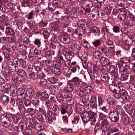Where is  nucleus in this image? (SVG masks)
<instances>
[{"label": "nucleus", "mask_w": 135, "mask_h": 135, "mask_svg": "<svg viewBox=\"0 0 135 135\" xmlns=\"http://www.w3.org/2000/svg\"><path fill=\"white\" fill-rule=\"evenodd\" d=\"M35 118L40 122H44V119L45 118V116H44L41 114H37L35 116Z\"/></svg>", "instance_id": "nucleus-46"}, {"label": "nucleus", "mask_w": 135, "mask_h": 135, "mask_svg": "<svg viewBox=\"0 0 135 135\" xmlns=\"http://www.w3.org/2000/svg\"><path fill=\"white\" fill-rule=\"evenodd\" d=\"M98 11H97L91 13L90 15V17L91 19L93 21H94L97 20L98 18Z\"/></svg>", "instance_id": "nucleus-34"}, {"label": "nucleus", "mask_w": 135, "mask_h": 135, "mask_svg": "<svg viewBox=\"0 0 135 135\" xmlns=\"http://www.w3.org/2000/svg\"><path fill=\"white\" fill-rule=\"evenodd\" d=\"M70 83L76 88L78 86H82L84 85L83 82L80 81V79L78 77H74L70 80Z\"/></svg>", "instance_id": "nucleus-4"}, {"label": "nucleus", "mask_w": 135, "mask_h": 135, "mask_svg": "<svg viewBox=\"0 0 135 135\" xmlns=\"http://www.w3.org/2000/svg\"><path fill=\"white\" fill-rule=\"evenodd\" d=\"M128 74L126 72H124L121 74L120 80L122 81H126L128 79Z\"/></svg>", "instance_id": "nucleus-36"}, {"label": "nucleus", "mask_w": 135, "mask_h": 135, "mask_svg": "<svg viewBox=\"0 0 135 135\" xmlns=\"http://www.w3.org/2000/svg\"><path fill=\"white\" fill-rule=\"evenodd\" d=\"M129 61H131L130 60H120L118 61L117 64L119 66L121 67L123 65V64L127 63Z\"/></svg>", "instance_id": "nucleus-47"}, {"label": "nucleus", "mask_w": 135, "mask_h": 135, "mask_svg": "<svg viewBox=\"0 0 135 135\" xmlns=\"http://www.w3.org/2000/svg\"><path fill=\"white\" fill-rule=\"evenodd\" d=\"M35 69L37 71H41L42 66L40 62L36 61L34 65Z\"/></svg>", "instance_id": "nucleus-32"}, {"label": "nucleus", "mask_w": 135, "mask_h": 135, "mask_svg": "<svg viewBox=\"0 0 135 135\" xmlns=\"http://www.w3.org/2000/svg\"><path fill=\"white\" fill-rule=\"evenodd\" d=\"M35 110L32 108H26V113H30V114H28V115H27V116L28 117L30 115L31 117H32L34 114L36 113Z\"/></svg>", "instance_id": "nucleus-31"}, {"label": "nucleus", "mask_w": 135, "mask_h": 135, "mask_svg": "<svg viewBox=\"0 0 135 135\" xmlns=\"http://www.w3.org/2000/svg\"><path fill=\"white\" fill-rule=\"evenodd\" d=\"M17 74L20 76L23 77L26 76L27 74L25 71L22 69H18Z\"/></svg>", "instance_id": "nucleus-48"}, {"label": "nucleus", "mask_w": 135, "mask_h": 135, "mask_svg": "<svg viewBox=\"0 0 135 135\" xmlns=\"http://www.w3.org/2000/svg\"><path fill=\"white\" fill-rule=\"evenodd\" d=\"M43 11L45 12V14L49 16L51 18L52 17V11L50 10L49 9H44Z\"/></svg>", "instance_id": "nucleus-62"}, {"label": "nucleus", "mask_w": 135, "mask_h": 135, "mask_svg": "<svg viewBox=\"0 0 135 135\" xmlns=\"http://www.w3.org/2000/svg\"><path fill=\"white\" fill-rule=\"evenodd\" d=\"M21 119L19 115L15 116L13 118V122L15 124L17 123Z\"/></svg>", "instance_id": "nucleus-55"}, {"label": "nucleus", "mask_w": 135, "mask_h": 135, "mask_svg": "<svg viewBox=\"0 0 135 135\" xmlns=\"http://www.w3.org/2000/svg\"><path fill=\"white\" fill-rule=\"evenodd\" d=\"M76 88L70 83L69 84L67 85L65 87V90L67 92H71L72 91L74 90H75Z\"/></svg>", "instance_id": "nucleus-22"}, {"label": "nucleus", "mask_w": 135, "mask_h": 135, "mask_svg": "<svg viewBox=\"0 0 135 135\" xmlns=\"http://www.w3.org/2000/svg\"><path fill=\"white\" fill-rule=\"evenodd\" d=\"M127 11L123 13V14L119 13L118 16V18L121 21H124L134 17V15L129 11Z\"/></svg>", "instance_id": "nucleus-1"}, {"label": "nucleus", "mask_w": 135, "mask_h": 135, "mask_svg": "<svg viewBox=\"0 0 135 135\" xmlns=\"http://www.w3.org/2000/svg\"><path fill=\"white\" fill-rule=\"evenodd\" d=\"M89 114L90 117V123L93 125L94 123L96 122V114L92 111H89L88 112Z\"/></svg>", "instance_id": "nucleus-11"}, {"label": "nucleus", "mask_w": 135, "mask_h": 135, "mask_svg": "<svg viewBox=\"0 0 135 135\" xmlns=\"http://www.w3.org/2000/svg\"><path fill=\"white\" fill-rule=\"evenodd\" d=\"M47 80L51 83L54 84L56 82L57 80V79L55 76L52 77L48 78Z\"/></svg>", "instance_id": "nucleus-56"}, {"label": "nucleus", "mask_w": 135, "mask_h": 135, "mask_svg": "<svg viewBox=\"0 0 135 135\" xmlns=\"http://www.w3.org/2000/svg\"><path fill=\"white\" fill-rule=\"evenodd\" d=\"M72 8L69 7L66 8V11H67V15H68L69 20H70L71 17L75 18L76 17V15L75 12L74 10Z\"/></svg>", "instance_id": "nucleus-6"}, {"label": "nucleus", "mask_w": 135, "mask_h": 135, "mask_svg": "<svg viewBox=\"0 0 135 135\" xmlns=\"http://www.w3.org/2000/svg\"><path fill=\"white\" fill-rule=\"evenodd\" d=\"M65 100L64 104H66L68 105L72 104L74 103V100L71 97V96H68L67 97H65Z\"/></svg>", "instance_id": "nucleus-27"}, {"label": "nucleus", "mask_w": 135, "mask_h": 135, "mask_svg": "<svg viewBox=\"0 0 135 135\" xmlns=\"http://www.w3.org/2000/svg\"><path fill=\"white\" fill-rule=\"evenodd\" d=\"M77 24L79 27H84L85 24V22L84 20L81 19L79 21Z\"/></svg>", "instance_id": "nucleus-63"}, {"label": "nucleus", "mask_w": 135, "mask_h": 135, "mask_svg": "<svg viewBox=\"0 0 135 135\" xmlns=\"http://www.w3.org/2000/svg\"><path fill=\"white\" fill-rule=\"evenodd\" d=\"M46 64L49 66L50 69L51 67H52L55 65V62L50 60H45Z\"/></svg>", "instance_id": "nucleus-39"}, {"label": "nucleus", "mask_w": 135, "mask_h": 135, "mask_svg": "<svg viewBox=\"0 0 135 135\" xmlns=\"http://www.w3.org/2000/svg\"><path fill=\"white\" fill-rule=\"evenodd\" d=\"M56 98L59 102L62 103H64L65 97H63L61 95H58L56 96Z\"/></svg>", "instance_id": "nucleus-38"}, {"label": "nucleus", "mask_w": 135, "mask_h": 135, "mask_svg": "<svg viewBox=\"0 0 135 135\" xmlns=\"http://www.w3.org/2000/svg\"><path fill=\"white\" fill-rule=\"evenodd\" d=\"M100 61L102 65L107 66L109 65L110 62H109L108 60H100Z\"/></svg>", "instance_id": "nucleus-64"}, {"label": "nucleus", "mask_w": 135, "mask_h": 135, "mask_svg": "<svg viewBox=\"0 0 135 135\" xmlns=\"http://www.w3.org/2000/svg\"><path fill=\"white\" fill-rule=\"evenodd\" d=\"M93 54L95 58L97 59H101L103 58V56L102 57L100 56L101 55V54L99 51H94L93 52Z\"/></svg>", "instance_id": "nucleus-33"}, {"label": "nucleus", "mask_w": 135, "mask_h": 135, "mask_svg": "<svg viewBox=\"0 0 135 135\" xmlns=\"http://www.w3.org/2000/svg\"><path fill=\"white\" fill-rule=\"evenodd\" d=\"M119 94H120V97L122 99L128 101L130 99V97L128 95L127 92L124 89L121 90L119 91Z\"/></svg>", "instance_id": "nucleus-8"}, {"label": "nucleus", "mask_w": 135, "mask_h": 135, "mask_svg": "<svg viewBox=\"0 0 135 135\" xmlns=\"http://www.w3.org/2000/svg\"><path fill=\"white\" fill-rule=\"evenodd\" d=\"M50 47L52 55H54L55 53L57 51V48L56 46L53 44H51L50 45Z\"/></svg>", "instance_id": "nucleus-59"}, {"label": "nucleus", "mask_w": 135, "mask_h": 135, "mask_svg": "<svg viewBox=\"0 0 135 135\" xmlns=\"http://www.w3.org/2000/svg\"><path fill=\"white\" fill-rule=\"evenodd\" d=\"M29 126L30 127L32 128L35 127L36 130L39 131H42L44 128L42 124L38 123L34 124L33 123H32L31 122H30Z\"/></svg>", "instance_id": "nucleus-7"}, {"label": "nucleus", "mask_w": 135, "mask_h": 135, "mask_svg": "<svg viewBox=\"0 0 135 135\" xmlns=\"http://www.w3.org/2000/svg\"><path fill=\"white\" fill-rule=\"evenodd\" d=\"M83 4L89 7H92L93 5V2L89 0H85L84 3H83Z\"/></svg>", "instance_id": "nucleus-43"}, {"label": "nucleus", "mask_w": 135, "mask_h": 135, "mask_svg": "<svg viewBox=\"0 0 135 135\" xmlns=\"http://www.w3.org/2000/svg\"><path fill=\"white\" fill-rule=\"evenodd\" d=\"M26 126V123H20L18 124V126H15L14 125H13V127L18 132H22L24 129L25 130Z\"/></svg>", "instance_id": "nucleus-9"}, {"label": "nucleus", "mask_w": 135, "mask_h": 135, "mask_svg": "<svg viewBox=\"0 0 135 135\" xmlns=\"http://www.w3.org/2000/svg\"><path fill=\"white\" fill-rule=\"evenodd\" d=\"M109 123L108 120L106 119L104 120L102 123L101 128L103 131L106 130L108 126Z\"/></svg>", "instance_id": "nucleus-28"}, {"label": "nucleus", "mask_w": 135, "mask_h": 135, "mask_svg": "<svg viewBox=\"0 0 135 135\" xmlns=\"http://www.w3.org/2000/svg\"><path fill=\"white\" fill-rule=\"evenodd\" d=\"M50 69L54 74L57 75H60L61 72L60 69L57 67V65L56 64L54 66L51 68Z\"/></svg>", "instance_id": "nucleus-13"}, {"label": "nucleus", "mask_w": 135, "mask_h": 135, "mask_svg": "<svg viewBox=\"0 0 135 135\" xmlns=\"http://www.w3.org/2000/svg\"><path fill=\"white\" fill-rule=\"evenodd\" d=\"M55 3L57 7L61 8H62L64 4V2L62 0L58 1Z\"/></svg>", "instance_id": "nucleus-49"}, {"label": "nucleus", "mask_w": 135, "mask_h": 135, "mask_svg": "<svg viewBox=\"0 0 135 135\" xmlns=\"http://www.w3.org/2000/svg\"><path fill=\"white\" fill-rule=\"evenodd\" d=\"M6 33L7 35L10 36L12 37L15 36V33L13 30L10 27L7 26L6 28Z\"/></svg>", "instance_id": "nucleus-14"}, {"label": "nucleus", "mask_w": 135, "mask_h": 135, "mask_svg": "<svg viewBox=\"0 0 135 135\" xmlns=\"http://www.w3.org/2000/svg\"><path fill=\"white\" fill-rule=\"evenodd\" d=\"M10 60H6L5 62L7 64L8 66L11 68H15L14 69H15L16 66L14 65L13 61V62Z\"/></svg>", "instance_id": "nucleus-41"}, {"label": "nucleus", "mask_w": 135, "mask_h": 135, "mask_svg": "<svg viewBox=\"0 0 135 135\" xmlns=\"http://www.w3.org/2000/svg\"><path fill=\"white\" fill-rule=\"evenodd\" d=\"M10 103L11 106L12 108H15L17 105H18V104L19 103L16 101L14 98H12L11 99Z\"/></svg>", "instance_id": "nucleus-44"}, {"label": "nucleus", "mask_w": 135, "mask_h": 135, "mask_svg": "<svg viewBox=\"0 0 135 135\" xmlns=\"http://www.w3.org/2000/svg\"><path fill=\"white\" fill-rule=\"evenodd\" d=\"M25 48V45L23 44H20L17 48L18 50L20 52L23 51L24 50Z\"/></svg>", "instance_id": "nucleus-58"}, {"label": "nucleus", "mask_w": 135, "mask_h": 135, "mask_svg": "<svg viewBox=\"0 0 135 135\" xmlns=\"http://www.w3.org/2000/svg\"><path fill=\"white\" fill-rule=\"evenodd\" d=\"M61 106L60 105L59 106L55 104L54 105L52 109L55 113V115H56L59 114L60 113V109Z\"/></svg>", "instance_id": "nucleus-20"}, {"label": "nucleus", "mask_w": 135, "mask_h": 135, "mask_svg": "<svg viewBox=\"0 0 135 135\" xmlns=\"http://www.w3.org/2000/svg\"><path fill=\"white\" fill-rule=\"evenodd\" d=\"M99 51L103 52L105 54L108 53L109 52V50L108 48L105 45L100 46L98 48Z\"/></svg>", "instance_id": "nucleus-29"}, {"label": "nucleus", "mask_w": 135, "mask_h": 135, "mask_svg": "<svg viewBox=\"0 0 135 135\" xmlns=\"http://www.w3.org/2000/svg\"><path fill=\"white\" fill-rule=\"evenodd\" d=\"M77 92L79 96L82 97L85 94L86 91L85 89L81 88L79 89L77 91Z\"/></svg>", "instance_id": "nucleus-37"}, {"label": "nucleus", "mask_w": 135, "mask_h": 135, "mask_svg": "<svg viewBox=\"0 0 135 135\" xmlns=\"http://www.w3.org/2000/svg\"><path fill=\"white\" fill-rule=\"evenodd\" d=\"M123 48L125 50H128L130 46L129 42L128 40H124V41L121 42Z\"/></svg>", "instance_id": "nucleus-25"}, {"label": "nucleus", "mask_w": 135, "mask_h": 135, "mask_svg": "<svg viewBox=\"0 0 135 135\" xmlns=\"http://www.w3.org/2000/svg\"><path fill=\"white\" fill-rule=\"evenodd\" d=\"M39 97L35 96L31 98V100L32 104L34 105H36L38 104L40 102V99L38 98Z\"/></svg>", "instance_id": "nucleus-24"}, {"label": "nucleus", "mask_w": 135, "mask_h": 135, "mask_svg": "<svg viewBox=\"0 0 135 135\" xmlns=\"http://www.w3.org/2000/svg\"><path fill=\"white\" fill-rule=\"evenodd\" d=\"M83 46L85 48H89L90 47V45L87 41L84 40L82 42Z\"/></svg>", "instance_id": "nucleus-60"}, {"label": "nucleus", "mask_w": 135, "mask_h": 135, "mask_svg": "<svg viewBox=\"0 0 135 135\" xmlns=\"http://www.w3.org/2000/svg\"><path fill=\"white\" fill-rule=\"evenodd\" d=\"M81 62L83 66V67L85 69L88 68V66L91 65V62L87 61L86 60H82Z\"/></svg>", "instance_id": "nucleus-40"}, {"label": "nucleus", "mask_w": 135, "mask_h": 135, "mask_svg": "<svg viewBox=\"0 0 135 135\" xmlns=\"http://www.w3.org/2000/svg\"><path fill=\"white\" fill-rule=\"evenodd\" d=\"M90 31L91 33H93L95 36H98L100 33L99 30L95 26L92 27L90 29Z\"/></svg>", "instance_id": "nucleus-18"}, {"label": "nucleus", "mask_w": 135, "mask_h": 135, "mask_svg": "<svg viewBox=\"0 0 135 135\" xmlns=\"http://www.w3.org/2000/svg\"><path fill=\"white\" fill-rule=\"evenodd\" d=\"M85 28L84 27H79L75 30V34L79 36H82L85 32Z\"/></svg>", "instance_id": "nucleus-12"}, {"label": "nucleus", "mask_w": 135, "mask_h": 135, "mask_svg": "<svg viewBox=\"0 0 135 135\" xmlns=\"http://www.w3.org/2000/svg\"><path fill=\"white\" fill-rule=\"evenodd\" d=\"M117 70V69H115L113 65H110L109 68V73L111 75H112L116 73V71Z\"/></svg>", "instance_id": "nucleus-51"}, {"label": "nucleus", "mask_w": 135, "mask_h": 135, "mask_svg": "<svg viewBox=\"0 0 135 135\" xmlns=\"http://www.w3.org/2000/svg\"><path fill=\"white\" fill-rule=\"evenodd\" d=\"M48 8L49 9L52 11H54L56 8V6L55 3H50L48 4Z\"/></svg>", "instance_id": "nucleus-42"}, {"label": "nucleus", "mask_w": 135, "mask_h": 135, "mask_svg": "<svg viewBox=\"0 0 135 135\" xmlns=\"http://www.w3.org/2000/svg\"><path fill=\"white\" fill-rule=\"evenodd\" d=\"M82 102L83 104L86 106L89 105L90 103L89 97L88 95L85 96L82 99Z\"/></svg>", "instance_id": "nucleus-30"}, {"label": "nucleus", "mask_w": 135, "mask_h": 135, "mask_svg": "<svg viewBox=\"0 0 135 135\" xmlns=\"http://www.w3.org/2000/svg\"><path fill=\"white\" fill-rule=\"evenodd\" d=\"M112 29L113 32L116 33H119L120 32V28L117 25H114Z\"/></svg>", "instance_id": "nucleus-57"}, {"label": "nucleus", "mask_w": 135, "mask_h": 135, "mask_svg": "<svg viewBox=\"0 0 135 135\" xmlns=\"http://www.w3.org/2000/svg\"><path fill=\"white\" fill-rule=\"evenodd\" d=\"M0 98V99L4 105H7L9 101V97L5 95L1 96Z\"/></svg>", "instance_id": "nucleus-21"}, {"label": "nucleus", "mask_w": 135, "mask_h": 135, "mask_svg": "<svg viewBox=\"0 0 135 135\" xmlns=\"http://www.w3.org/2000/svg\"><path fill=\"white\" fill-rule=\"evenodd\" d=\"M1 121L3 123L4 126L8 128L9 130H10V129L9 128V127L10 126L11 123L7 118L5 115H2L1 116Z\"/></svg>", "instance_id": "nucleus-5"}, {"label": "nucleus", "mask_w": 135, "mask_h": 135, "mask_svg": "<svg viewBox=\"0 0 135 135\" xmlns=\"http://www.w3.org/2000/svg\"><path fill=\"white\" fill-rule=\"evenodd\" d=\"M108 117L112 122L116 123L118 120L119 114L116 110H111L109 113Z\"/></svg>", "instance_id": "nucleus-2"}, {"label": "nucleus", "mask_w": 135, "mask_h": 135, "mask_svg": "<svg viewBox=\"0 0 135 135\" xmlns=\"http://www.w3.org/2000/svg\"><path fill=\"white\" fill-rule=\"evenodd\" d=\"M23 77V76H20V75H15L13 77V78L17 81L20 82H22L24 81V78Z\"/></svg>", "instance_id": "nucleus-50"}, {"label": "nucleus", "mask_w": 135, "mask_h": 135, "mask_svg": "<svg viewBox=\"0 0 135 135\" xmlns=\"http://www.w3.org/2000/svg\"><path fill=\"white\" fill-rule=\"evenodd\" d=\"M44 116H45V118L44 119V122H46L47 123L50 124L52 121V118L50 117L46 116V115Z\"/></svg>", "instance_id": "nucleus-54"}, {"label": "nucleus", "mask_w": 135, "mask_h": 135, "mask_svg": "<svg viewBox=\"0 0 135 135\" xmlns=\"http://www.w3.org/2000/svg\"><path fill=\"white\" fill-rule=\"evenodd\" d=\"M101 32L102 34H104L103 35L104 36L107 33L109 32V29L107 27H103L102 28Z\"/></svg>", "instance_id": "nucleus-61"}, {"label": "nucleus", "mask_w": 135, "mask_h": 135, "mask_svg": "<svg viewBox=\"0 0 135 135\" xmlns=\"http://www.w3.org/2000/svg\"><path fill=\"white\" fill-rule=\"evenodd\" d=\"M112 10V7L110 5H108L105 6L104 12L107 15H109L110 14Z\"/></svg>", "instance_id": "nucleus-35"}, {"label": "nucleus", "mask_w": 135, "mask_h": 135, "mask_svg": "<svg viewBox=\"0 0 135 135\" xmlns=\"http://www.w3.org/2000/svg\"><path fill=\"white\" fill-rule=\"evenodd\" d=\"M42 31V29L41 28L37 27L35 29H33L32 31L35 34L37 35L41 33Z\"/></svg>", "instance_id": "nucleus-53"}, {"label": "nucleus", "mask_w": 135, "mask_h": 135, "mask_svg": "<svg viewBox=\"0 0 135 135\" xmlns=\"http://www.w3.org/2000/svg\"><path fill=\"white\" fill-rule=\"evenodd\" d=\"M97 99L95 96H92L91 97L90 100L89 104L90 107L92 108H97Z\"/></svg>", "instance_id": "nucleus-10"}, {"label": "nucleus", "mask_w": 135, "mask_h": 135, "mask_svg": "<svg viewBox=\"0 0 135 135\" xmlns=\"http://www.w3.org/2000/svg\"><path fill=\"white\" fill-rule=\"evenodd\" d=\"M83 114V116H81V117L84 123H86L89 120L90 121V117L88 112Z\"/></svg>", "instance_id": "nucleus-23"}, {"label": "nucleus", "mask_w": 135, "mask_h": 135, "mask_svg": "<svg viewBox=\"0 0 135 135\" xmlns=\"http://www.w3.org/2000/svg\"><path fill=\"white\" fill-rule=\"evenodd\" d=\"M91 44L94 47L99 48L102 44V40L101 39H95L92 42Z\"/></svg>", "instance_id": "nucleus-17"}, {"label": "nucleus", "mask_w": 135, "mask_h": 135, "mask_svg": "<svg viewBox=\"0 0 135 135\" xmlns=\"http://www.w3.org/2000/svg\"><path fill=\"white\" fill-rule=\"evenodd\" d=\"M129 20L127 21L126 23V25L130 26H132L135 25V18H130Z\"/></svg>", "instance_id": "nucleus-26"}, {"label": "nucleus", "mask_w": 135, "mask_h": 135, "mask_svg": "<svg viewBox=\"0 0 135 135\" xmlns=\"http://www.w3.org/2000/svg\"><path fill=\"white\" fill-rule=\"evenodd\" d=\"M33 90L31 88L27 89L25 93L26 96L29 97H31L35 96L36 95L37 97L40 96V94L38 90L37 89Z\"/></svg>", "instance_id": "nucleus-3"}, {"label": "nucleus", "mask_w": 135, "mask_h": 135, "mask_svg": "<svg viewBox=\"0 0 135 135\" xmlns=\"http://www.w3.org/2000/svg\"><path fill=\"white\" fill-rule=\"evenodd\" d=\"M76 11L80 14H85V9L83 7H80L76 9Z\"/></svg>", "instance_id": "nucleus-52"}, {"label": "nucleus", "mask_w": 135, "mask_h": 135, "mask_svg": "<svg viewBox=\"0 0 135 135\" xmlns=\"http://www.w3.org/2000/svg\"><path fill=\"white\" fill-rule=\"evenodd\" d=\"M45 104L48 109H52L54 105L52 101L49 100H47Z\"/></svg>", "instance_id": "nucleus-45"}, {"label": "nucleus", "mask_w": 135, "mask_h": 135, "mask_svg": "<svg viewBox=\"0 0 135 135\" xmlns=\"http://www.w3.org/2000/svg\"><path fill=\"white\" fill-rule=\"evenodd\" d=\"M109 88L110 90L114 92H119L120 91V87L119 85H114L111 84L109 85Z\"/></svg>", "instance_id": "nucleus-15"}, {"label": "nucleus", "mask_w": 135, "mask_h": 135, "mask_svg": "<svg viewBox=\"0 0 135 135\" xmlns=\"http://www.w3.org/2000/svg\"><path fill=\"white\" fill-rule=\"evenodd\" d=\"M17 107L21 113L23 114L26 113V108L25 107L23 103L19 102L18 104Z\"/></svg>", "instance_id": "nucleus-16"}, {"label": "nucleus", "mask_w": 135, "mask_h": 135, "mask_svg": "<svg viewBox=\"0 0 135 135\" xmlns=\"http://www.w3.org/2000/svg\"><path fill=\"white\" fill-rule=\"evenodd\" d=\"M75 110L79 114H81L82 115L83 114H84V108L80 104H77L75 106Z\"/></svg>", "instance_id": "nucleus-19"}]
</instances>
